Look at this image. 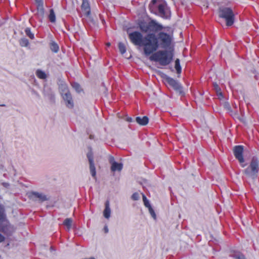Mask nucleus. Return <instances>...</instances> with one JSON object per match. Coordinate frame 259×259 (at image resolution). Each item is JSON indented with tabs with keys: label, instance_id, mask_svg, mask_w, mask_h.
Wrapping results in <instances>:
<instances>
[{
	"label": "nucleus",
	"instance_id": "ddd939ff",
	"mask_svg": "<svg viewBox=\"0 0 259 259\" xmlns=\"http://www.w3.org/2000/svg\"><path fill=\"white\" fill-rule=\"evenodd\" d=\"M166 81L170 85L174 88V89L178 91L181 90L182 87L176 80L171 78L167 77L166 78Z\"/></svg>",
	"mask_w": 259,
	"mask_h": 259
},
{
	"label": "nucleus",
	"instance_id": "7ed1b4c3",
	"mask_svg": "<svg viewBox=\"0 0 259 259\" xmlns=\"http://www.w3.org/2000/svg\"><path fill=\"white\" fill-rule=\"evenodd\" d=\"M149 8L151 12L163 18H167L169 16L166 4L164 2H161V0H152L149 5Z\"/></svg>",
	"mask_w": 259,
	"mask_h": 259
},
{
	"label": "nucleus",
	"instance_id": "7c9ffc66",
	"mask_svg": "<svg viewBox=\"0 0 259 259\" xmlns=\"http://www.w3.org/2000/svg\"><path fill=\"white\" fill-rule=\"evenodd\" d=\"M20 44L22 46H27L28 44V40L26 38H22L20 40Z\"/></svg>",
	"mask_w": 259,
	"mask_h": 259
},
{
	"label": "nucleus",
	"instance_id": "f8f14e48",
	"mask_svg": "<svg viewBox=\"0 0 259 259\" xmlns=\"http://www.w3.org/2000/svg\"><path fill=\"white\" fill-rule=\"evenodd\" d=\"M63 98L67 102L66 105L68 108H72L73 107L71 95L69 92L64 93Z\"/></svg>",
	"mask_w": 259,
	"mask_h": 259
},
{
	"label": "nucleus",
	"instance_id": "473e14b6",
	"mask_svg": "<svg viewBox=\"0 0 259 259\" xmlns=\"http://www.w3.org/2000/svg\"><path fill=\"white\" fill-rule=\"evenodd\" d=\"M148 208L150 214H151V215L152 216V217L154 219H155L156 218V214H155V213L154 212V210L152 208L151 206H150Z\"/></svg>",
	"mask_w": 259,
	"mask_h": 259
},
{
	"label": "nucleus",
	"instance_id": "c85d7f7f",
	"mask_svg": "<svg viewBox=\"0 0 259 259\" xmlns=\"http://www.w3.org/2000/svg\"><path fill=\"white\" fill-rule=\"evenodd\" d=\"M143 200L144 205H145L146 207H148L150 206H151V205L149 203V201L148 200L144 194H143Z\"/></svg>",
	"mask_w": 259,
	"mask_h": 259
},
{
	"label": "nucleus",
	"instance_id": "9d476101",
	"mask_svg": "<svg viewBox=\"0 0 259 259\" xmlns=\"http://www.w3.org/2000/svg\"><path fill=\"white\" fill-rule=\"evenodd\" d=\"M28 197L33 201L38 200L40 202H43L47 200L45 195L36 192H30L28 194Z\"/></svg>",
	"mask_w": 259,
	"mask_h": 259
},
{
	"label": "nucleus",
	"instance_id": "f257e3e1",
	"mask_svg": "<svg viewBox=\"0 0 259 259\" xmlns=\"http://www.w3.org/2000/svg\"><path fill=\"white\" fill-rule=\"evenodd\" d=\"M172 37V36L164 32H159L156 36L154 33L147 35L145 41V51L151 55L160 47L166 49L170 47Z\"/></svg>",
	"mask_w": 259,
	"mask_h": 259
},
{
	"label": "nucleus",
	"instance_id": "393cba45",
	"mask_svg": "<svg viewBox=\"0 0 259 259\" xmlns=\"http://www.w3.org/2000/svg\"><path fill=\"white\" fill-rule=\"evenodd\" d=\"M175 69L177 70L178 73H180L181 71V67L180 64V60L179 59H177L175 61Z\"/></svg>",
	"mask_w": 259,
	"mask_h": 259
},
{
	"label": "nucleus",
	"instance_id": "b1692460",
	"mask_svg": "<svg viewBox=\"0 0 259 259\" xmlns=\"http://www.w3.org/2000/svg\"><path fill=\"white\" fill-rule=\"evenodd\" d=\"M50 48L52 51L57 52L59 49V47L55 42H52L50 45Z\"/></svg>",
	"mask_w": 259,
	"mask_h": 259
},
{
	"label": "nucleus",
	"instance_id": "39448f33",
	"mask_svg": "<svg viewBox=\"0 0 259 259\" xmlns=\"http://www.w3.org/2000/svg\"><path fill=\"white\" fill-rule=\"evenodd\" d=\"M128 36L131 41L134 45L142 46L143 47L144 53L146 56L149 55V54L146 53L145 51L146 45L145 40L147 37V35L143 37L141 33L135 31L130 33Z\"/></svg>",
	"mask_w": 259,
	"mask_h": 259
},
{
	"label": "nucleus",
	"instance_id": "58836bf2",
	"mask_svg": "<svg viewBox=\"0 0 259 259\" xmlns=\"http://www.w3.org/2000/svg\"><path fill=\"white\" fill-rule=\"evenodd\" d=\"M104 230L105 233H107L108 232V229L107 226H105Z\"/></svg>",
	"mask_w": 259,
	"mask_h": 259
},
{
	"label": "nucleus",
	"instance_id": "c756f323",
	"mask_svg": "<svg viewBox=\"0 0 259 259\" xmlns=\"http://www.w3.org/2000/svg\"><path fill=\"white\" fill-rule=\"evenodd\" d=\"M140 29L142 31L147 32L149 30H150L149 24L148 25V26H146L143 25H141Z\"/></svg>",
	"mask_w": 259,
	"mask_h": 259
},
{
	"label": "nucleus",
	"instance_id": "a211bd4d",
	"mask_svg": "<svg viewBox=\"0 0 259 259\" xmlns=\"http://www.w3.org/2000/svg\"><path fill=\"white\" fill-rule=\"evenodd\" d=\"M5 217L4 208L0 205V225L5 221Z\"/></svg>",
	"mask_w": 259,
	"mask_h": 259
},
{
	"label": "nucleus",
	"instance_id": "5701e85b",
	"mask_svg": "<svg viewBox=\"0 0 259 259\" xmlns=\"http://www.w3.org/2000/svg\"><path fill=\"white\" fill-rule=\"evenodd\" d=\"M213 87H214V89L217 94V95L220 97H222V93L221 92V89L220 88V87H219V85L216 83H213Z\"/></svg>",
	"mask_w": 259,
	"mask_h": 259
},
{
	"label": "nucleus",
	"instance_id": "4be33fe9",
	"mask_svg": "<svg viewBox=\"0 0 259 259\" xmlns=\"http://www.w3.org/2000/svg\"><path fill=\"white\" fill-rule=\"evenodd\" d=\"M72 87L77 92L80 93L82 91L80 85L77 82H73L72 84Z\"/></svg>",
	"mask_w": 259,
	"mask_h": 259
},
{
	"label": "nucleus",
	"instance_id": "ea45409f",
	"mask_svg": "<svg viewBox=\"0 0 259 259\" xmlns=\"http://www.w3.org/2000/svg\"><path fill=\"white\" fill-rule=\"evenodd\" d=\"M127 120L128 121L131 122V121H132V118H128V119H127Z\"/></svg>",
	"mask_w": 259,
	"mask_h": 259
},
{
	"label": "nucleus",
	"instance_id": "a19ab883",
	"mask_svg": "<svg viewBox=\"0 0 259 259\" xmlns=\"http://www.w3.org/2000/svg\"><path fill=\"white\" fill-rule=\"evenodd\" d=\"M106 46L108 47H109L110 46V42L106 43Z\"/></svg>",
	"mask_w": 259,
	"mask_h": 259
},
{
	"label": "nucleus",
	"instance_id": "20e7f679",
	"mask_svg": "<svg viewBox=\"0 0 259 259\" xmlns=\"http://www.w3.org/2000/svg\"><path fill=\"white\" fill-rule=\"evenodd\" d=\"M258 171V162L257 159L253 157L249 166L244 170V173L247 177L254 179L257 177Z\"/></svg>",
	"mask_w": 259,
	"mask_h": 259
},
{
	"label": "nucleus",
	"instance_id": "6e6552de",
	"mask_svg": "<svg viewBox=\"0 0 259 259\" xmlns=\"http://www.w3.org/2000/svg\"><path fill=\"white\" fill-rule=\"evenodd\" d=\"M87 157L89 160V164H90V170L91 173L92 177L94 179H96V168L95 166V164L94 162V157L93 152L90 151L87 154Z\"/></svg>",
	"mask_w": 259,
	"mask_h": 259
},
{
	"label": "nucleus",
	"instance_id": "cd10ccee",
	"mask_svg": "<svg viewBox=\"0 0 259 259\" xmlns=\"http://www.w3.org/2000/svg\"><path fill=\"white\" fill-rule=\"evenodd\" d=\"M36 75L39 78H40L41 79H45L46 77V75L45 73V72H44L40 70L37 71Z\"/></svg>",
	"mask_w": 259,
	"mask_h": 259
},
{
	"label": "nucleus",
	"instance_id": "72a5a7b5",
	"mask_svg": "<svg viewBox=\"0 0 259 259\" xmlns=\"http://www.w3.org/2000/svg\"><path fill=\"white\" fill-rule=\"evenodd\" d=\"M224 106L229 113L232 112V110L231 109V107L229 103L226 102L224 104Z\"/></svg>",
	"mask_w": 259,
	"mask_h": 259
},
{
	"label": "nucleus",
	"instance_id": "aec40b11",
	"mask_svg": "<svg viewBox=\"0 0 259 259\" xmlns=\"http://www.w3.org/2000/svg\"><path fill=\"white\" fill-rule=\"evenodd\" d=\"M72 221L71 219H66L64 221L63 224L67 228V229L69 230L72 225Z\"/></svg>",
	"mask_w": 259,
	"mask_h": 259
},
{
	"label": "nucleus",
	"instance_id": "f704fd0d",
	"mask_svg": "<svg viewBox=\"0 0 259 259\" xmlns=\"http://www.w3.org/2000/svg\"><path fill=\"white\" fill-rule=\"evenodd\" d=\"M61 88L63 91L65 93L67 92H69L67 89V86L66 84H61Z\"/></svg>",
	"mask_w": 259,
	"mask_h": 259
},
{
	"label": "nucleus",
	"instance_id": "9b49d317",
	"mask_svg": "<svg viewBox=\"0 0 259 259\" xmlns=\"http://www.w3.org/2000/svg\"><path fill=\"white\" fill-rule=\"evenodd\" d=\"M150 30L154 32H158L162 30L164 28L163 26L154 20H152L149 23Z\"/></svg>",
	"mask_w": 259,
	"mask_h": 259
},
{
	"label": "nucleus",
	"instance_id": "c9c22d12",
	"mask_svg": "<svg viewBox=\"0 0 259 259\" xmlns=\"http://www.w3.org/2000/svg\"><path fill=\"white\" fill-rule=\"evenodd\" d=\"M132 198L134 200H137L139 198V194L137 193H135L133 194Z\"/></svg>",
	"mask_w": 259,
	"mask_h": 259
},
{
	"label": "nucleus",
	"instance_id": "f03ea898",
	"mask_svg": "<svg viewBox=\"0 0 259 259\" xmlns=\"http://www.w3.org/2000/svg\"><path fill=\"white\" fill-rule=\"evenodd\" d=\"M151 54L149 59L151 61L158 62L163 66L169 64L173 57L172 54L166 50H160Z\"/></svg>",
	"mask_w": 259,
	"mask_h": 259
},
{
	"label": "nucleus",
	"instance_id": "2eb2a0df",
	"mask_svg": "<svg viewBox=\"0 0 259 259\" xmlns=\"http://www.w3.org/2000/svg\"><path fill=\"white\" fill-rule=\"evenodd\" d=\"M136 120L139 124L145 125L148 123L149 119L147 116H144L142 118L140 117H137Z\"/></svg>",
	"mask_w": 259,
	"mask_h": 259
},
{
	"label": "nucleus",
	"instance_id": "423d86ee",
	"mask_svg": "<svg viewBox=\"0 0 259 259\" xmlns=\"http://www.w3.org/2000/svg\"><path fill=\"white\" fill-rule=\"evenodd\" d=\"M219 16L225 19L226 25L228 26L232 25L234 22V14L229 8H220Z\"/></svg>",
	"mask_w": 259,
	"mask_h": 259
},
{
	"label": "nucleus",
	"instance_id": "1a4fd4ad",
	"mask_svg": "<svg viewBox=\"0 0 259 259\" xmlns=\"http://www.w3.org/2000/svg\"><path fill=\"white\" fill-rule=\"evenodd\" d=\"M243 148L242 146H237L235 147L234 149V153L235 157L238 160L239 162L241 164L242 166L244 167V165L243 163L244 162V159L242 156Z\"/></svg>",
	"mask_w": 259,
	"mask_h": 259
},
{
	"label": "nucleus",
	"instance_id": "a878e982",
	"mask_svg": "<svg viewBox=\"0 0 259 259\" xmlns=\"http://www.w3.org/2000/svg\"><path fill=\"white\" fill-rule=\"evenodd\" d=\"M118 48L120 52L123 54L126 52V48L125 45L122 42L118 43Z\"/></svg>",
	"mask_w": 259,
	"mask_h": 259
},
{
	"label": "nucleus",
	"instance_id": "412c9836",
	"mask_svg": "<svg viewBox=\"0 0 259 259\" xmlns=\"http://www.w3.org/2000/svg\"><path fill=\"white\" fill-rule=\"evenodd\" d=\"M49 18L51 22H55L56 20L55 14L53 9H51L50 11V14L49 15Z\"/></svg>",
	"mask_w": 259,
	"mask_h": 259
},
{
	"label": "nucleus",
	"instance_id": "0eeeda50",
	"mask_svg": "<svg viewBox=\"0 0 259 259\" xmlns=\"http://www.w3.org/2000/svg\"><path fill=\"white\" fill-rule=\"evenodd\" d=\"M81 10L82 13L87 18L91 21H93V20L91 17V8L90 5L88 0H82V3L81 6Z\"/></svg>",
	"mask_w": 259,
	"mask_h": 259
},
{
	"label": "nucleus",
	"instance_id": "4468645a",
	"mask_svg": "<svg viewBox=\"0 0 259 259\" xmlns=\"http://www.w3.org/2000/svg\"><path fill=\"white\" fill-rule=\"evenodd\" d=\"M111 210L109 207V202L107 201L105 203V208L103 211L104 216L106 219L109 218L110 217Z\"/></svg>",
	"mask_w": 259,
	"mask_h": 259
},
{
	"label": "nucleus",
	"instance_id": "bb28decb",
	"mask_svg": "<svg viewBox=\"0 0 259 259\" xmlns=\"http://www.w3.org/2000/svg\"><path fill=\"white\" fill-rule=\"evenodd\" d=\"M234 108H235V110L234 111L232 110V112H230V113L234 118H236L237 119H240V117H239V114H238V110L236 109V105H235Z\"/></svg>",
	"mask_w": 259,
	"mask_h": 259
},
{
	"label": "nucleus",
	"instance_id": "4c0bfd02",
	"mask_svg": "<svg viewBox=\"0 0 259 259\" xmlns=\"http://www.w3.org/2000/svg\"><path fill=\"white\" fill-rule=\"evenodd\" d=\"M5 240V237L0 234V242L4 241Z\"/></svg>",
	"mask_w": 259,
	"mask_h": 259
},
{
	"label": "nucleus",
	"instance_id": "e433bc0d",
	"mask_svg": "<svg viewBox=\"0 0 259 259\" xmlns=\"http://www.w3.org/2000/svg\"><path fill=\"white\" fill-rule=\"evenodd\" d=\"M109 162L111 165H112V163L113 162H116L114 161V159L113 157H110L109 158Z\"/></svg>",
	"mask_w": 259,
	"mask_h": 259
},
{
	"label": "nucleus",
	"instance_id": "2f4dec72",
	"mask_svg": "<svg viewBox=\"0 0 259 259\" xmlns=\"http://www.w3.org/2000/svg\"><path fill=\"white\" fill-rule=\"evenodd\" d=\"M26 34L28 36H29L31 39H33L34 38V35L31 32L29 28H26L25 30Z\"/></svg>",
	"mask_w": 259,
	"mask_h": 259
},
{
	"label": "nucleus",
	"instance_id": "6ab92c4d",
	"mask_svg": "<svg viewBox=\"0 0 259 259\" xmlns=\"http://www.w3.org/2000/svg\"><path fill=\"white\" fill-rule=\"evenodd\" d=\"M231 256L235 259H246L245 256L240 252H234L231 254Z\"/></svg>",
	"mask_w": 259,
	"mask_h": 259
},
{
	"label": "nucleus",
	"instance_id": "dca6fc26",
	"mask_svg": "<svg viewBox=\"0 0 259 259\" xmlns=\"http://www.w3.org/2000/svg\"><path fill=\"white\" fill-rule=\"evenodd\" d=\"M37 4V8L38 11V13L41 15L43 16L44 14V9L43 8V2L42 0H35Z\"/></svg>",
	"mask_w": 259,
	"mask_h": 259
},
{
	"label": "nucleus",
	"instance_id": "f3484780",
	"mask_svg": "<svg viewBox=\"0 0 259 259\" xmlns=\"http://www.w3.org/2000/svg\"><path fill=\"white\" fill-rule=\"evenodd\" d=\"M122 168V164L117 162H113L111 165V169L112 171H120Z\"/></svg>",
	"mask_w": 259,
	"mask_h": 259
}]
</instances>
